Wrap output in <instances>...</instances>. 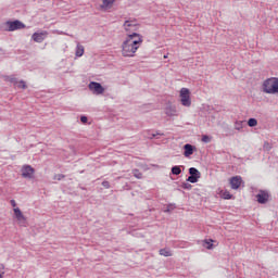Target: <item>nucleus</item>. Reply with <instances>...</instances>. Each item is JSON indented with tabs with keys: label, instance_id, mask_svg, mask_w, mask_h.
I'll return each instance as SVG.
<instances>
[{
	"label": "nucleus",
	"instance_id": "4468645a",
	"mask_svg": "<svg viewBox=\"0 0 278 278\" xmlns=\"http://www.w3.org/2000/svg\"><path fill=\"white\" fill-rule=\"evenodd\" d=\"M245 126H247V122L245 121H237V122H235V129L237 131H242V129H244Z\"/></svg>",
	"mask_w": 278,
	"mask_h": 278
},
{
	"label": "nucleus",
	"instance_id": "9d476101",
	"mask_svg": "<svg viewBox=\"0 0 278 278\" xmlns=\"http://www.w3.org/2000/svg\"><path fill=\"white\" fill-rule=\"evenodd\" d=\"M230 186L232 190H238L242 186V177L235 176L230 179Z\"/></svg>",
	"mask_w": 278,
	"mask_h": 278
},
{
	"label": "nucleus",
	"instance_id": "f03ea898",
	"mask_svg": "<svg viewBox=\"0 0 278 278\" xmlns=\"http://www.w3.org/2000/svg\"><path fill=\"white\" fill-rule=\"evenodd\" d=\"M180 103L184 108H190L192 105V99L190 98V89L181 88L180 89Z\"/></svg>",
	"mask_w": 278,
	"mask_h": 278
},
{
	"label": "nucleus",
	"instance_id": "473e14b6",
	"mask_svg": "<svg viewBox=\"0 0 278 278\" xmlns=\"http://www.w3.org/2000/svg\"><path fill=\"white\" fill-rule=\"evenodd\" d=\"M175 175H181V167L175 166Z\"/></svg>",
	"mask_w": 278,
	"mask_h": 278
},
{
	"label": "nucleus",
	"instance_id": "c9c22d12",
	"mask_svg": "<svg viewBox=\"0 0 278 278\" xmlns=\"http://www.w3.org/2000/svg\"><path fill=\"white\" fill-rule=\"evenodd\" d=\"M170 175H175V166L172 167V173Z\"/></svg>",
	"mask_w": 278,
	"mask_h": 278
},
{
	"label": "nucleus",
	"instance_id": "b1692460",
	"mask_svg": "<svg viewBox=\"0 0 278 278\" xmlns=\"http://www.w3.org/2000/svg\"><path fill=\"white\" fill-rule=\"evenodd\" d=\"M248 125H249V127H257V119L256 118H250L249 121H248Z\"/></svg>",
	"mask_w": 278,
	"mask_h": 278
},
{
	"label": "nucleus",
	"instance_id": "4be33fe9",
	"mask_svg": "<svg viewBox=\"0 0 278 278\" xmlns=\"http://www.w3.org/2000/svg\"><path fill=\"white\" fill-rule=\"evenodd\" d=\"M16 86L22 90H27V84L25 83V80L17 81Z\"/></svg>",
	"mask_w": 278,
	"mask_h": 278
},
{
	"label": "nucleus",
	"instance_id": "6ab92c4d",
	"mask_svg": "<svg viewBox=\"0 0 278 278\" xmlns=\"http://www.w3.org/2000/svg\"><path fill=\"white\" fill-rule=\"evenodd\" d=\"M75 55L76 58H81V55H84V46L79 43L77 45Z\"/></svg>",
	"mask_w": 278,
	"mask_h": 278
},
{
	"label": "nucleus",
	"instance_id": "dca6fc26",
	"mask_svg": "<svg viewBox=\"0 0 278 278\" xmlns=\"http://www.w3.org/2000/svg\"><path fill=\"white\" fill-rule=\"evenodd\" d=\"M15 218H17V220H25V215H23V212L21 211V208L15 207L13 210Z\"/></svg>",
	"mask_w": 278,
	"mask_h": 278
},
{
	"label": "nucleus",
	"instance_id": "bb28decb",
	"mask_svg": "<svg viewBox=\"0 0 278 278\" xmlns=\"http://www.w3.org/2000/svg\"><path fill=\"white\" fill-rule=\"evenodd\" d=\"M222 197H223V199L229 200V199H231V193L229 191H224Z\"/></svg>",
	"mask_w": 278,
	"mask_h": 278
},
{
	"label": "nucleus",
	"instance_id": "7c9ffc66",
	"mask_svg": "<svg viewBox=\"0 0 278 278\" xmlns=\"http://www.w3.org/2000/svg\"><path fill=\"white\" fill-rule=\"evenodd\" d=\"M80 123H83V125H86V123H88V117L86 115H81Z\"/></svg>",
	"mask_w": 278,
	"mask_h": 278
},
{
	"label": "nucleus",
	"instance_id": "2f4dec72",
	"mask_svg": "<svg viewBox=\"0 0 278 278\" xmlns=\"http://www.w3.org/2000/svg\"><path fill=\"white\" fill-rule=\"evenodd\" d=\"M102 186H103V188H106V190H109L110 181H108V180L102 181Z\"/></svg>",
	"mask_w": 278,
	"mask_h": 278
},
{
	"label": "nucleus",
	"instance_id": "a211bd4d",
	"mask_svg": "<svg viewBox=\"0 0 278 278\" xmlns=\"http://www.w3.org/2000/svg\"><path fill=\"white\" fill-rule=\"evenodd\" d=\"M156 136H162V134L160 131L151 132V130L146 132V138H149V140H153Z\"/></svg>",
	"mask_w": 278,
	"mask_h": 278
},
{
	"label": "nucleus",
	"instance_id": "39448f33",
	"mask_svg": "<svg viewBox=\"0 0 278 278\" xmlns=\"http://www.w3.org/2000/svg\"><path fill=\"white\" fill-rule=\"evenodd\" d=\"M189 175L190 176L187 178V181H189V184H197V181L201 179V172H199L197 167H190Z\"/></svg>",
	"mask_w": 278,
	"mask_h": 278
},
{
	"label": "nucleus",
	"instance_id": "c756f323",
	"mask_svg": "<svg viewBox=\"0 0 278 278\" xmlns=\"http://www.w3.org/2000/svg\"><path fill=\"white\" fill-rule=\"evenodd\" d=\"M66 176L63 174H58L54 176V179H56L58 181H62V179H64Z\"/></svg>",
	"mask_w": 278,
	"mask_h": 278
},
{
	"label": "nucleus",
	"instance_id": "423d86ee",
	"mask_svg": "<svg viewBox=\"0 0 278 278\" xmlns=\"http://www.w3.org/2000/svg\"><path fill=\"white\" fill-rule=\"evenodd\" d=\"M88 88L91 90V92H93V94H103L105 92L103 85L97 81L89 83Z\"/></svg>",
	"mask_w": 278,
	"mask_h": 278
},
{
	"label": "nucleus",
	"instance_id": "f8f14e48",
	"mask_svg": "<svg viewBox=\"0 0 278 278\" xmlns=\"http://www.w3.org/2000/svg\"><path fill=\"white\" fill-rule=\"evenodd\" d=\"M46 38H47V31L34 33L33 36H31V39L35 42H42Z\"/></svg>",
	"mask_w": 278,
	"mask_h": 278
},
{
	"label": "nucleus",
	"instance_id": "aec40b11",
	"mask_svg": "<svg viewBox=\"0 0 278 278\" xmlns=\"http://www.w3.org/2000/svg\"><path fill=\"white\" fill-rule=\"evenodd\" d=\"M4 80L10 81V84H14V86H16V84H18V79L14 76H4Z\"/></svg>",
	"mask_w": 278,
	"mask_h": 278
},
{
	"label": "nucleus",
	"instance_id": "5701e85b",
	"mask_svg": "<svg viewBox=\"0 0 278 278\" xmlns=\"http://www.w3.org/2000/svg\"><path fill=\"white\" fill-rule=\"evenodd\" d=\"M132 175L134 177H136V179H142V174L140 169H137V168L132 169Z\"/></svg>",
	"mask_w": 278,
	"mask_h": 278
},
{
	"label": "nucleus",
	"instance_id": "a878e982",
	"mask_svg": "<svg viewBox=\"0 0 278 278\" xmlns=\"http://www.w3.org/2000/svg\"><path fill=\"white\" fill-rule=\"evenodd\" d=\"M202 142L208 143L212 142V138L207 135L202 136Z\"/></svg>",
	"mask_w": 278,
	"mask_h": 278
},
{
	"label": "nucleus",
	"instance_id": "0eeeda50",
	"mask_svg": "<svg viewBox=\"0 0 278 278\" xmlns=\"http://www.w3.org/2000/svg\"><path fill=\"white\" fill-rule=\"evenodd\" d=\"M127 41H129V43L132 47H138V45H140V42H142V36H140V34L138 33H132L130 35H128Z\"/></svg>",
	"mask_w": 278,
	"mask_h": 278
},
{
	"label": "nucleus",
	"instance_id": "20e7f679",
	"mask_svg": "<svg viewBox=\"0 0 278 278\" xmlns=\"http://www.w3.org/2000/svg\"><path fill=\"white\" fill-rule=\"evenodd\" d=\"M7 31H16L18 29H25V24L21 22L20 20H14V21H8L5 23Z\"/></svg>",
	"mask_w": 278,
	"mask_h": 278
},
{
	"label": "nucleus",
	"instance_id": "72a5a7b5",
	"mask_svg": "<svg viewBox=\"0 0 278 278\" xmlns=\"http://www.w3.org/2000/svg\"><path fill=\"white\" fill-rule=\"evenodd\" d=\"M172 210H174V206L173 204H169L166 206L165 212H172Z\"/></svg>",
	"mask_w": 278,
	"mask_h": 278
},
{
	"label": "nucleus",
	"instance_id": "cd10ccee",
	"mask_svg": "<svg viewBox=\"0 0 278 278\" xmlns=\"http://www.w3.org/2000/svg\"><path fill=\"white\" fill-rule=\"evenodd\" d=\"M203 247L210 250L212 249V247H214V244L212 243V241H204Z\"/></svg>",
	"mask_w": 278,
	"mask_h": 278
},
{
	"label": "nucleus",
	"instance_id": "6e6552de",
	"mask_svg": "<svg viewBox=\"0 0 278 278\" xmlns=\"http://www.w3.org/2000/svg\"><path fill=\"white\" fill-rule=\"evenodd\" d=\"M35 169L30 165H24L22 167V177L25 179H31L34 177Z\"/></svg>",
	"mask_w": 278,
	"mask_h": 278
},
{
	"label": "nucleus",
	"instance_id": "f704fd0d",
	"mask_svg": "<svg viewBox=\"0 0 278 278\" xmlns=\"http://www.w3.org/2000/svg\"><path fill=\"white\" fill-rule=\"evenodd\" d=\"M11 205H12V207H16V201L11 200Z\"/></svg>",
	"mask_w": 278,
	"mask_h": 278
},
{
	"label": "nucleus",
	"instance_id": "9b49d317",
	"mask_svg": "<svg viewBox=\"0 0 278 278\" xmlns=\"http://www.w3.org/2000/svg\"><path fill=\"white\" fill-rule=\"evenodd\" d=\"M116 0H102V4L100 5V10L103 12H108V10H112L114 8V3Z\"/></svg>",
	"mask_w": 278,
	"mask_h": 278
},
{
	"label": "nucleus",
	"instance_id": "1a4fd4ad",
	"mask_svg": "<svg viewBox=\"0 0 278 278\" xmlns=\"http://www.w3.org/2000/svg\"><path fill=\"white\" fill-rule=\"evenodd\" d=\"M269 194L267 191H260L256 194V199L258 201V203H261L262 205H264L265 203H268V199H269Z\"/></svg>",
	"mask_w": 278,
	"mask_h": 278
},
{
	"label": "nucleus",
	"instance_id": "412c9836",
	"mask_svg": "<svg viewBox=\"0 0 278 278\" xmlns=\"http://www.w3.org/2000/svg\"><path fill=\"white\" fill-rule=\"evenodd\" d=\"M160 255H163L164 257H170V255H173V252L165 248L160 250Z\"/></svg>",
	"mask_w": 278,
	"mask_h": 278
},
{
	"label": "nucleus",
	"instance_id": "e433bc0d",
	"mask_svg": "<svg viewBox=\"0 0 278 278\" xmlns=\"http://www.w3.org/2000/svg\"><path fill=\"white\" fill-rule=\"evenodd\" d=\"M3 275H5V273H0V278H3Z\"/></svg>",
	"mask_w": 278,
	"mask_h": 278
},
{
	"label": "nucleus",
	"instance_id": "393cba45",
	"mask_svg": "<svg viewBox=\"0 0 278 278\" xmlns=\"http://www.w3.org/2000/svg\"><path fill=\"white\" fill-rule=\"evenodd\" d=\"M165 114L167 116H175V110L170 109V108H166L165 109Z\"/></svg>",
	"mask_w": 278,
	"mask_h": 278
},
{
	"label": "nucleus",
	"instance_id": "2eb2a0df",
	"mask_svg": "<svg viewBox=\"0 0 278 278\" xmlns=\"http://www.w3.org/2000/svg\"><path fill=\"white\" fill-rule=\"evenodd\" d=\"M137 25H138V22H137L136 20H134V21L127 20V21H125V23H124V27H126V28H125L126 31H129V27H136Z\"/></svg>",
	"mask_w": 278,
	"mask_h": 278
},
{
	"label": "nucleus",
	"instance_id": "f257e3e1",
	"mask_svg": "<svg viewBox=\"0 0 278 278\" xmlns=\"http://www.w3.org/2000/svg\"><path fill=\"white\" fill-rule=\"evenodd\" d=\"M263 92L266 94H278V78H267L263 83Z\"/></svg>",
	"mask_w": 278,
	"mask_h": 278
},
{
	"label": "nucleus",
	"instance_id": "7ed1b4c3",
	"mask_svg": "<svg viewBox=\"0 0 278 278\" xmlns=\"http://www.w3.org/2000/svg\"><path fill=\"white\" fill-rule=\"evenodd\" d=\"M122 49L124 58H134V53L138 51V47H132L127 39L123 42Z\"/></svg>",
	"mask_w": 278,
	"mask_h": 278
},
{
	"label": "nucleus",
	"instance_id": "ddd939ff",
	"mask_svg": "<svg viewBox=\"0 0 278 278\" xmlns=\"http://www.w3.org/2000/svg\"><path fill=\"white\" fill-rule=\"evenodd\" d=\"M185 152L184 155L185 157H190V155H192L194 153V146L190 144V143H186L184 146Z\"/></svg>",
	"mask_w": 278,
	"mask_h": 278
},
{
	"label": "nucleus",
	"instance_id": "c85d7f7f",
	"mask_svg": "<svg viewBox=\"0 0 278 278\" xmlns=\"http://www.w3.org/2000/svg\"><path fill=\"white\" fill-rule=\"evenodd\" d=\"M182 188H184L185 190H192V185H190V182H184V184H182Z\"/></svg>",
	"mask_w": 278,
	"mask_h": 278
},
{
	"label": "nucleus",
	"instance_id": "f3484780",
	"mask_svg": "<svg viewBox=\"0 0 278 278\" xmlns=\"http://www.w3.org/2000/svg\"><path fill=\"white\" fill-rule=\"evenodd\" d=\"M156 136H162V134L160 131L151 132V130L146 132V138H149V140H153Z\"/></svg>",
	"mask_w": 278,
	"mask_h": 278
}]
</instances>
